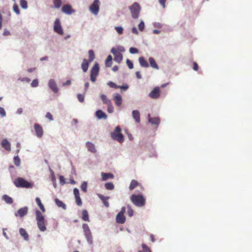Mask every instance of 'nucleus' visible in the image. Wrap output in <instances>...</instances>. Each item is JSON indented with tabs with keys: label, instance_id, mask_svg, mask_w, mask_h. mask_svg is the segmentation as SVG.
<instances>
[{
	"label": "nucleus",
	"instance_id": "58836bf2",
	"mask_svg": "<svg viewBox=\"0 0 252 252\" xmlns=\"http://www.w3.org/2000/svg\"><path fill=\"white\" fill-rule=\"evenodd\" d=\"M87 188H88V183L87 181H83L81 185V190L84 192H86L87 191Z\"/></svg>",
	"mask_w": 252,
	"mask_h": 252
},
{
	"label": "nucleus",
	"instance_id": "13d9d810",
	"mask_svg": "<svg viewBox=\"0 0 252 252\" xmlns=\"http://www.w3.org/2000/svg\"><path fill=\"white\" fill-rule=\"evenodd\" d=\"M142 247L143 250V252H151L150 249L145 244H142ZM139 252H141L139 251Z\"/></svg>",
	"mask_w": 252,
	"mask_h": 252
},
{
	"label": "nucleus",
	"instance_id": "774afa93",
	"mask_svg": "<svg viewBox=\"0 0 252 252\" xmlns=\"http://www.w3.org/2000/svg\"><path fill=\"white\" fill-rule=\"evenodd\" d=\"M154 26L155 27L157 28H161L162 27V25L160 23L158 22L154 23Z\"/></svg>",
	"mask_w": 252,
	"mask_h": 252
},
{
	"label": "nucleus",
	"instance_id": "603ef678",
	"mask_svg": "<svg viewBox=\"0 0 252 252\" xmlns=\"http://www.w3.org/2000/svg\"><path fill=\"white\" fill-rule=\"evenodd\" d=\"M75 202L78 206H81L82 202L80 196L75 197Z\"/></svg>",
	"mask_w": 252,
	"mask_h": 252
},
{
	"label": "nucleus",
	"instance_id": "39448f33",
	"mask_svg": "<svg viewBox=\"0 0 252 252\" xmlns=\"http://www.w3.org/2000/svg\"><path fill=\"white\" fill-rule=\"evenodd\" d=\"M121 127L117 126L115 128L113 132H111L110 135L111 138L114 140L118 141L120 143H122L124 141V136L121 132Z\"/></svg>",
	"mask_w": 252,
	"mask_h": 252
},
{
	"label": "nucleus",
	"instance_id": "7c9ffc66",
	"mask_svg": "<svg viewBox=\"0 0 252 252\" xmlns=\"http://www.w3.org/2000/svg\"><path fill=\"white\" fill-rule=\"evenodd\" d=\"M112 63V57L111 55H108L105 60V66L110 67Z\"/></svg>",
	"mask_w": 252,
	"mask_h": 252
},
{
	"label": "nucleus",
	"instance_id": "4468645a",
	"mask_svg": "<svg viewBox=\"0 0 252 252\" xmlns=\"http://www.w3.org/2000/svg\"><path fill=\"white\" fill-rule=\"evenodd\" d=\"M86 147L88 151L91 153L95 154L97 152L95 146L92 142L87 141L86 143Z\"/></svg>",
	"mask_w": 252,
	"mask_h": 252
},
{
	"label": "nucleus",
	"instance_id": "4d7b16f0",
	"mask_svg": "<svg viewBox=\"0 0 252 252\" xmlns=\"http://www.w3.org/2000/svg\"><path fill=\"white\" fill-rule=\"evenodd\" d=\"M138 29L140 31H143L145 28V24L143 21H141L140 23L138 25Z\"/></svg>",
	"mask_w": 252,
	"mask_h": 252
},
{
	"label": "nucleus",
	"instance_id": "20e7f679",
	"mask_svg": "<svg viewBox=\"0 0 252 252\" xmlns=\"http://www.w3.org/2000/svg\"><path fill=\"white\" fill-rule=\"evenodd\" d=\"M14 184L16 187L21 188H32V185L29 181L21 177L17 178L14 181Z\"/></svg>",
	"mask_w": 252,
	"mask_h": 252
},
{
	"label": "nucleus",
	"instance_id": "49530a36",
	"mask_svg": "<svg viewBox=\"0 0 252 252\" xmlns=\"http://www.w3.org/2000/svg\"><path fill=\"white\" fill-rule=\"evenodd\" d=\"M59 178L60 184L61 186H63V185H65V184H66V181H65V179L63 176L60 175V176H59Z\"/></svg>",
	"mask_w": 252,
	"mask_h": 252
},
{
	"label": "nucleus",
	"instance_id": "a18cd8bd",
	"mask_svg": "<svg viewBox=\"0 0 252 252\" xmlns=\"http://www.w3.org/2000/svg\"><path fill=\"white\" fill-rule=\"evenodd\" d=\"M39 81L38 79H34L31 83V87L32 88H36L38 86Z\"/></svg>",
	"mask_w": 252,
	"mask_h": 252
},
{
	"label": "nucleus",
	"instance_id": "3c124183",
	"mask_svg": "<svg viewBox=\"0 0 252 252\" xmlns=\"http://www.w3.org/2000/svg\"><path fill=\"white\" fill-rule=\"evenodd\" d=\"M13 10L17 15H19L20 14V11L19 10V6H18V5L17 4L15 3L13 5Z\"/></svg>",
	"mask_w": 252,
	"mask_h": 252
},
{
	"label": "nucleus",
	"instance_id": "aec40b11",
	"mask_svg": "<svg viewBox=\"0 0 252 252\" xmlns=\"http://www.w3.org/2000/svg\"><path fill=\"white\" fill-rule=\"evenodd\" d=\"M116 221L118 223L123 224L126 221V217L124 215H121V214H117L116 217Z\"/></svg>",
	"mask_w": 252,
	"mask_h": 252
},
{
	"label": "nucleus",
	"instance_id": "c03bdc74",
	"mask_svg": "<svg viewBox=\"0 0 252 252\" xmlns=\"http://www.w3.org/2000/svg\"><path fill=\"white\" fill-rule=\"evenodd\" d=\"M20 4L23 9H27L28 8V3L26 0H20Z\"/></svg>",
	"mask_w": 252,
	"mask_h": 252
},
{
	"label": "nucleus",
	"instance_id": "4c0bfd02",
	"mask_svg": "<svg viewBox=\"0 0 252 252\" xmlns=\"http://www.w3.org/2000/svg\"><path fill=\"white\" fill-rule=\"evenodd\" d=\"M89 60H88L90 63L92 62L94 59V53L92 49L89 50Z\"/></svg>",
	"mask_w": 252,
	"mask_h": 252
},
{
	"label": "nucleus",
	"instance_id": "cd10ccee",
	"mask_svg": "<svg viewBox=\"0 0 252 252\" xmlns=\"http://www.w3.org/2000/svg\"><path fill=\"white\" fill-rule=\"evenodd\" d=\"M82 219L84 221H89V216L88 212L86 209H84L82 211Z\"/></svg>",
	"mask_w": 252,
	"mask_h": 252
},
{
	"label": "nucleus",
	"instance_id": "4be33fe9",
	"mask_svg": "<svg viewBox=\"0 0 252 252\" xmlns=\"http://www.w3.org/2000/svg\"><path fill=\"white\" fill-rule=\"evenodd\" d=\"M90 63L86 59H84L81 64V68L83 72H86L89 68V64Z\"/></svg>",
	"mask_w": 252,
	"mask_h": 252
},
{
	"label": "nucleus",
	"instance_id": "8fccbe9b",
	"mask_svg": "<svg viewBox=\"0 0 252 252\" xmlns=\"http://www.w3.org/2000/svg\"><path fill=\"white\" fill-rule=\"evenodd\" d=\"M126 63L129 69H133V68L134 67V66H133V63L131 61H130V60L127 59L126 60Z\"/></svg>",
	"mask_w": 252,
	"mask_h": 252
},
{
	"label": "nucleus",
	"instance_id": "b1692460",
	"mask_svg": "<svg viewBox=\"0 0 252 252\" xmlns=\"http://www.w3.org/2000/svg\"><path fill=\"white\" fill-rule=\"evenodd\" d=\"M132 116L137 123H139L140 122V113L138 110H133L132 111Z\"/></svg>",
	"mask_w": 252,
	"mask_h": 252
},
{
	"label": "nucleus",
	"instance_id": "1a4fd4ad",
	"mask_svg": "<svg viewBox=\"0 0 252 252\" xmlns=\"http://www.w3.org/2000/svg\"><path fill=\"white\" fill-rule=\"evenodd\" d=\"M54 30L59 35H62L63 34V29L59 19H56L54 22Z\"/></svg>",
	"mask_w": 252,
	"mask_h": 252
},
{
	"label": "nucleus",
	"instance_id": "6e6552de",
	"mask_svg": "<svg viewBox=\"0 0 252 252\" xmlns=\"http://www.w3.org/2000/svg\"><path fill=\"white\" fill-rule=\"evenodd\" d=\"M99 10V0H94L93 2L90 6V11L94 15H96Z\"/></svg>",
	"mask_w": 252,
	"mask_h": 252
},
{
	"label": "nucleus",
	"instance_id": "f704fd0d",
	"mask_svg": "<svg viewBox=\"0 0 252 252\" xmlns=\"http://www.w3.org/2000/svg\"><path fill=\"white\" fill-rule=\"evenodd\" d=\"M100 97L101 98L102 101L104 104L107 105L108 104H110L111 102L108 99L107 96L104 94H102L100 95Z\"/></svg>",
	"mask_w": 252,
	"mask_h": 252
},
{
	"label": "nucleus",
	"instance_id": "680f3d73",
	"mask_svg": "<svg viewBox=\"0 0 252 252\" xmlns=\"http://www.w3.org/2000/svg\"><path fill=\"white\" fill-rule=\"evenodd\" d=\"M18 80L22 82H29L31 81V79L28 77H20Z\"/></svg>",
	"mask_w": 252,
	"mask_h": 252
},
{
	"label": "nucleus",
	"instance_id": "de8ad7c7",
	"mask_svg": "<svg viewBox=\"0 0 252 252\" xmlns=\"http://www.w3.org/2000/svg\"><path fill=\"white\" fill-rule=\"evenodd\" d=\"M127 215L129 217L133 216L134 214V211L131 207L129 205H127Z\"/></svg>",
	"mask_w": 252,
	"mask_h": 252
},
{
	"label": "nucleus",
	"instance_id": "ea45409f",
	"mask_svg": "<svg viewBox=\"0 0 252 252\" xmlns=\"http://www.w3.org/2000/svg\"><path fill=\"white\" fill-rule=\"evenodd\" d=\"M104 187L107 190H113L114 189V186L112 183H106L104 185Z\"/></svg>",
	"mask_w": 252,
	"mask_h": 252
},
{
	"label": "nucleus",
	"instance_id": "c9c22d12",
	"mask_svg": "<svg viewBox=\"0 0 252 252\" xmlns=\"http://www.w3.org/2000/svg\"><path fill=\"white\" fill-rule=\"evenodd\" d=\"M51 175V180L55 188L57 187L56 179L54 172L51 169L49 170Z\"/></svg>",
	"mask_w": 252,
	"mask_h": 252
},
{
	"label": "nucleus",
	"instance_id": "ddd939ff",
	"mask_svg": "<svg viewBox=\"0 0 252 252\" xmlns=\"http://www.w3.org/2000/svg\"><path fill=\"white\" fill-rule=\"evenodd\" d=\"M62 11L65 14L70 15L74 13L75 11L72 8L71 5L65 4L62 7Z\"/></svg>",
	"mask_w": 252,
	"mask_h": 252
},
{
	"label": "nucleus",
	"instance_id": "412c9836",
	"mask_svg": "<svg viewBox=\"0 0 252 252\" xmlns=\"http://www.w3.org/2000/svg\"><path fill=\"white\" fill-rule=\"evenodd\" d=\"M139 63L141 67H148L149 64L143 57H140L138 58Z\"/></svg>",
	"mask_w": 252,
	"mask_h": 252
},
{
	"label": "nucleus",
	"instance_id": "f257e3e1",
	"mask_svg": "<svg viewBox=\"0 0 252 252\" xmlns=\"http://www.w3.org/2000/svg\"><path fill=\"white\" fill-rule=\"evenodd\" d=\"M36 220L37 221V225L40 231L44 232L46 230V227L45 224V218L42 214L41 211L39 210L35 211Z\"/></svg>",
	"mask_w": 252,
	"mask_h": 252
},
{
	"label": "nucleus",
	"instance_id": "a211bd4d",
	"mask_svg": "<svg viewBox=\"0 0 252 252\" xmlns=\"http://www.w3.org/2000/svg\"><path fill=\"white\" fill-rule=\"evenodd\" d=\"M1 145L7 151L10 152L11 150L10 142L6 138L2 140Z\"/></svg>",
	"mask_w": 252,
	"mask_h": 252
},
{
	"label": "nucleus",
	"instance_id": "f03ea898",
	"mask_svg": "<svg viewBox=\"0 0 252 252\" xmlns=\"http://www.w3.org/2000/svg\"><path fill=\"white\" fill-rule=\"evenodd\" d=\"M128 9L130 10L131 17L134 19L138 18L141 8L138 2H134L131 5L128 6Z\"/></svg>",
	"mask_w": 252,
	"mask_h": 252
},
{
	"label": "nucleus",
	"instance_id": "c756f323",
	"mask_svg": "<svg viewBox=\"0 0 252 252\" xmlns=\"http://www.w3.org/2000/svg\"><path fill=\"white\" fill-rule=\"evenodd\" d=\"M55 201L56 205L59 207L62 208L63 209H64V210L66 209V205L62 201H61L59 199H58V198L55 199Z\"/></svg>",
	"mask_w": 252,
	"mask_h": 252
},
{
	"label": "nucleus",
	"instance_id": "79ce46f5",
	"mask_svg": "<svg viewBox=\"0 0 252 252\" xmlns=\"http://www.w3.org/2000/svg\"><path fill=\"white\" fill-rule=\"evenodd\" d=\"M107 85L111 88L118 89L119 86L116 85L114 82L109 81L107 83Z\"/></svg>",
	"mask_w": 252,
	"mask_h": 252
},
{
	"label": "nucleus",
	"instance_id": "9b49d317",
	"mask_svg": "<svg viewBox=\"0 0 252 252\" xmlns=\"http://www.w3.org/2000/svg\"><path fill=\"white\" fill-rule=\"evenodd\" d=\"M28 211V207L25 206L24 207L18 209V211L15 213L14 215L16 217H19L20 218H23L24 217L25 215L27 214Z\"/></svg>",
	"mask_w": 252,
	"mask_h": 252
},
{
	"label": "nucleus",
	"instance_id": "6ab92c4d",
	"mask_svg": "<svg viewBox=\"0 0 252 252\" xmlns=\"http://www.w3.org/2000/svg\"><path fill=\"white\" fill-rule=\"evenodd\" d=\"M148 121L153 125H158L160 124V119L158 117L152 118L150 114L148 115Z\"/></svg>",
	"mask_w": 252,
	"mask_h": 252
},
{
	"label": "nucleus",
	"instance_id": "473e14b6",
	"mask_svg": "<svg viewBox=\"0 0 252 252\" xmlns=\"http://www.w3.org/2000/svg\"><path fill=\"white\" fill-rule=\"evenodd\" d=\"M53 2L54 6H52V8L59 9L61 6L62 0H53Z\"/></svg>",
	"mask_w": 252,
	"mask_h": 252
},
{
	"label": "nucleus",
	"instance_id": "5701e85b",
	"mask_svg": "<svg viewBox=\"0 0 252 252\" xmlns=\"http://www.w3.org/2000/svg\"><path fill=\"white\" fill-rule=\"evenodd\" d=\"M19 234L23 237L25 241H28L29 240V235L25 228H20L19 229Z\"/></svg>",
	"mask_w": 252,
	"mask_h": 252
},
{
	"label": "nucleus",
	"instance_id": "0e129e2a",
	"mask_svg": "<svg viewBox=\"0 0 252 252\" xmlns=\"http://www.w3.org/2000/svg\"><path fill=\"white\" fill-rule=\"evenodd\" d=\"M128 86L127 85H125L122 86H119L118 89H121L123 91H126L128 89Z\"/></svg>",
	"mask_w": 252,
	"mask_h": 252
},
{
	"label": "nucleus",
	"instance_id": "a19ab883",
	"mask_svg": "<svg viewBox=\"0 0 252 252\" xmlns=\"http://www.w3.org/2000/svg\"><path fill=\"white\" fill-rule=\"evenodd\" d=\"M13 160H14V164L16 166H17V167H18V166H20L21 159L18 156H14V157L13 158Z\"/></svg>",
	"mask_w": 252,
	"mask_h": 252
},
{
	"label": "nucleus",
	"instance_id": "338daca9",
	"mask_svg": "<svg viewBox=\"0 0 252 252\" xmlns=\"http://www.w3.org/2000/svg\"><path fill=\"white\" fill-rule=\"evenodd\" d=\"M10 35V32L9 31H8L7 29H4L3 32V35L5 36H9Z\"/></svg>",
	"mask_w": 252,
	"mask_h": 252
},
{
	"label": "nucleus",
	"instance_id": "052dcab7",
	"mask_svg": "<svg viewBox=\"0 0 252 252\" xmlns=\"http://www.w3.org/2000/svg\"><path fill=\"white\" fill-rule=\"evenodd\" d=\"M118 53H121L125 51V48L123 46H119L117 47Z\"/></svg>",
	"mask_w": 252,
	"mask_h": 252
},
{
	"label": "nucleus",
	"instance_id": "6e6d98bb",
	"mask_svg": "<svg viewBox=\"0 0 252 252\" xmlns=\"http://www.w3.org/2000/svg\"><path fill=\"white\" fill-rule=\"evenodd\" d=\"M107 111L108 112L111 113L114 112V107L111 102L110 104H108L107 105Z\"/></svg>",
	"mask_w": 252,
	"mask_h": 252
},
{
	"label": "nucleus",
	"instance_id": "5fc2aeb1",
	"mask_svg": "<svg viewBox=\"0 0 252 252\" xmlns=\"http://www.w3.org/2000/svg\"><path fill=\"white\" fill-rule=\"evenodd\" d=\"M0 116L1 118H4L6 116V113L5 109L1 107H0Z\"/></svg>",
	"mask_w": 252,
	"mask_h": 252
},
{
	"label": "nucleus",
	"instance_id": "37998d69",
	"mask_svg": "<svg viewBox=\"0 0 252 252\" xmlns=\"http://www.w3.org/2000/svg\"><path fill=\"white\" fill-rule=\"evenodd\" d=\"M115 30L119 35H122L124 32V29L122 26H115Z\"/></svg>",
	"mask_w": 252,
	"mask_h": 252
},
{
	"label": "nucleus",
	"instance_id": "c85d7f7f",
	"mask_svg": "<svg viewBox=\"0 0 252 252\" xmlns=\"http://www.w3.org/2000/svg\"><path fill=\"white\" fill-rule=\"evenodd\" d=\"M102 178L103 180L106 181L108 178H113L114 176L111 173H101Z\"/></svg>",
	"mask_w": 252,
	"mask_h": 252
},
{
	"label": "nucleus",
	"instance_id": "f3484780",
	"mask_svg": "<svg viewBox=\"0 0 252 252\" xmlns=\"http://www.w3.org/2000/svg\"><path fill=\"white\" fill-rule=\"evenodd\" d=\"M113 98L117 106H120L123 103V98H122V95L118 93L114 94Z\"/></svg>",
	"mask_w": 252,
	"mask_h": 252
},
{
	"label": "nucleus",
	"instance_id": "864d4df0",
	"mask_svg": "<svg viewBox=\"0 0 252 252\" xmlns=\"http://www.w3.org/2000/svg\"><path fill=\"white\" fill-rule=\"evenodd\" d=\"M77 97L80 102H83L84 101L85 96L84 94H77Z\"/></svg>",
	"mask_w": 252,
	"mask_h": 252
},
{
	"label": "nucleus",
	"instance_id": "423d86ee",
	"mask_svg": "<svg viewBox=\"0 0 252 252\" xmlns=\"http://www.w3.org/2000/svg\"><path fill=\"white\" fill-rule=\"evenodd\" d=\"M100 70L99 64L95 62L93 67L91 68L90 70V80L92 82H95L96 80V77L98 76L99 74V71Z\"/></svg>",
	"mask_w": 252,
	"mask_h": 252
},
{
	"label": "nucleus",
	"instance_id": "2f4dec72",
	"mask_svg": "<svg viewBox=\"0 0 252 252\" xmlns=\"http://www.w3.org/2000/svg\"><path fill=\"white\" fill-rule=\"evenodd\" d=\"M114 60L118 63H120L123 61V54L118 53L114 56Z\"/></svg>",
	"mask_w": 252,
	"mask_h": 252
},
{
	"label": "nucleus",
	"instance_id": "0eeeda50",
	"mask_svg": "<svg viewBox=\"0 0 252 252\" xmlns=\"http://www.w3.org/2000/svg\"><path fill=\"white\" fill-rule=\"evenodd\" d=\"M84 235L87 239L88 244L90 245L93 243V237L90 230V228L88 224L83 223L82 225Z\"/></svg>",
	"mask_w": 252,
	"mask_h": 252
},
{
	"label": "nucleus",
	"instance_id": "e433bc0d",
	"mask_svg": "<svg viewBox=\"0 0 252 252\" xmlns=\"http://www.w3.org/2000/svg\"><path fill=\"white\" fill-rule=\"evenodd\" d=\"M138 185V183L135 180H132L129 187L130 190L134 189Z\"/></svg>",
	"mask_w": 252,
	"mask_h": 252
},
{
	"label": "nucleus",
	"instance_id": "9d476101",
	"mask_svg": "<svg viewBox=\"0 0 252 252\" xmlns=\"http://www.w3.org/2000/svg\"><path fill=\"white\" fill-rule=\"evenodd\" d=\"M48 86L54 93L59 92V88L55 79H50L48 81Z\"/></svg>",
	"mask_w": 252,
	"mask_h": 252
},
{
	"label": "nucleus",
	"instance_id": "bf43d9fd",
	"mask_svg": "<svg viewBox=\"0 0 252 252\" xmlns=\"http://www.w3.org/2000/svg\"><path fill=\"white\" fill-rule=\"evenodd\" d=\"M45 117H46V118L48 119L51 121H52L54 120L53 118V115L49 112H48L46 113V114L45 115Z\"/></svg>",
	"mask_w": 252,
	"mask_h": 252
},
{
	"label": "nucleus",
	"instance_id": "09e8293b",
	"mask_svg": "<svg viewBox=\"0 0 252 252\" xmlns=\"http://www.w3.org/2000/svg\"><path fill=\"white\" fill-rule=\"evenodd\" d=\"M129 53L131 54H136L138 53V49L134 47H131L129 48Z\"/></svg>",
	"mask_w": 252,
	"mask_h": 252
},
{
	"label": "nucleus",
	"instance_id": "2eb2a0df",
	"mask_svg": "<svg viewBox=\"0 0 252 252\" xmlns=\"http://www.w3.org/2000/svg\"><path fill=\"white\" fill-rule=\"evenodd\" d=\"M95 116L98 120H106L107 117L104 112L101 109H98L95 111Z\"/></svg>",
	"mask_w": 252,
	"mask_h": 252
},
{
	"label": "nucleus",
	"instance_id": "e2e57ef3",
	"mask_svg": "<svg viewBox=\"0 0 252 252\" xmlns=\"http://www.w3.org/2000/svg\"><path fill=\"white\" fill-rule=\"evenodd\" d=\"M73 192H74V197L80 196L79 191L77 188H74V189H73Z\"/></svg>",
	"mask_w": 252,
	"mask_h": 252
},
{
	"label": "nucleus",
	"instance_id": "72a5a7b5",
	"mask_svg": "<svg viewBox=\"0 0 252 252\" xmlns=\"http://www.w3.org/2000/svg\"><path fill=\"white\" fill-rule=\"evenodd\" d=\"M35 201H36L37 204L38 205V206L40 207L41 211H42L43 212H44L45 211V209L44 208L43 205L41 203V201L40 199V198H38V197H37L35 198Z\"/></svg>",
	"mask_w": 252,
	"mask_h": 252
},
{
	"label": "nucleus",
	"instance_id": "f8f14e48",
	"mask_svg": "<svg viewBox=\"0 0 252 252\" xmlns=\"http://www.w3.org/2000/svg\"><path fill=\"white\" fill-rule=\"evenodd\" d=\"M34 129L35 130L36 136L38 138H41L43 134V127L41 126L39 124L35 123L34 125Z\"/></svg>",
	"mask_w": 252,
	"mask_h": 252
},
{
	"label": "nucleus",
	"instance_id": "7ed1b4c3",
	"mask_svg": "<svg viewBox=\"0 0 252 252\" xmlns=\"http://www.w3.org/2000/svg\"><path fill=\"white\" fill-rule=\"evenodd\" d=\"M131 202L136 206L142 207L145 204V199L141 194H133L130 197Z\"/></svg>",
	"mask_w": 252,
	"mask_h": 252
},
{
	"label": "nucleus",
	"instance_id": "dca6fc26",
	"mask_svg": "<svg viewBox=\"0 0 252 252\" xmlns=\"http://www.w3.org/2000/svg\"><path fill=\"white\" fill-rule=\"evenodd\" d=\"M149 96L153 98H157L160 95V90L158 87H155L153 91L149 94Z\"/></svg>",
	"mask_w": 252,
	"mask_h": 252
},
{
	"label": "nucleus",
	"instance_id": "a878e982",
	"mask_svg": "<svg viewBox=\"0 0 252 252\" xmlns=\"http://www.w3.org/2000/svg\"><path fill=\"white\" fill-rule=\"evenodd\" d=\"M2 200L8 204H11L13 203V199L7 194H4L2 196Z\"/></svg>",
	"mask_w": 252,
	"mask_h": 252
},
{
	"label": "nucleus",
	"instance_id": "bb28decb",
	"mask_svg": "<svg viewBox=\"0 0 252 252\" xmlns=\"http://www.w3.org/2000/svg\"><path fill=\"white\" fill-rule=\"evenodd\" d=\"M149 60L150 65L153 68L158 69V64L156 63L155 59L153 57H150L149 59Z\"/></svg>",
	"mask_w": 252,
	"mask_h": 252
},
{
	"label": "nucleus",
	"instance_id": "69168bd1",
	"mask_svg": "<svg viewBox=\"0 0 252 252\" xmlns=\"http://www.w3.org/2000/svg\"><path fill=\"white\" fill-rule=\"evenodd\" d=\"M111 53L114 55V56L116 55L118 53L117 48H115V47H113L111 49Z\"/></svg>",
	"mask_w": 252,
	"mask_h": 252
},
{
	"label": "nucleus",
	"instance_id": "393cba45",
	"mask_svg": "<svg viewBox=\"0 0 252 252\" xmlns=\"http://www.w3.org/2000/svg\"><path fill=\"white\" fill-rule=\"evenodd\" d=\"M98 197L102 201L104 205L106 207H108L109 206V204L108 202L107 201L108 199L109 198V196H105L101 194H97Z\"/></svg>",
	"mask_w": 252,
	"mask_h": 252
}]
</instances>
